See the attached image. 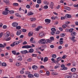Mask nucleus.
Listing matches in <instances>:
<instances>
[{"label": "nucleus", "instance_id": "f257e3e1", "mask_svg": "<svg viewBox=\"0 0 78 78\" xmlns=\"http://www.w3.org/2000/svg\"><path fill=\"white\" fill-rule=\"evenodd\" d=\"M35 46L33 44H32V46H30L28 45H26L22 46V48H32V47H34Z\"/></svg>", "mask_w": 78, "mask_h": 78}, {"label": "nucleus", "instance_id": "f03ea898", "mask_svg": "<svg viewBox=\"0 0 78 78\" xmlns=\"http://www.w3.org/2000/svg\"><path fill=\"white\" fill-rule=\"evenodd\" d=\"M21 53L22 54H27V53H28L29 52L27 50H25L24 51H21Z\"/></svg>", "mask_w": 78, "mask_h": 78}, {"label": "nucleus", "instance_id": "7ed1b4c3", "mask_svg": "<svg viewBox=\"0 0 78 78\" xmlns=\"http://www.w3.org/2000/svg\"><path fill=\"white\" fill-rule=\"evenodd\" d=\"M21 33H22V31H21V30H19L17 32L16 35L17 36H19L20 35V34H21Z\"/></svg>", "mask_w": 78, "mask_h": 78}, {"label": "nucleus", "instance_id": "20e7f679", "mask_svg": "<svg viewBox=\"0 0 78 78\" xmlns=\"http://www.w3.org/2000/svg\"><path fill=\"white\" fill-rule=\"evenodd\" d=\"M45 42L46 43H47L46 41L44 39H41L39 41V44H42L43 42Z\"/></svg>", "mask_w": 78, "mask_h": 78}, {"label": "nucleus", "instance_id": "39448f33", "mask_svg": "<svg viewBox=\"0 0 78 78\" xmlns=\"http://www.w3.org/2000/svg\"><path fill=\"white\" fill-rule=\"evenodd\" d=\"M46 23H47V24H49L50 23L51 20L48 19H46L45 20Z\"/></svg>", "mask_w": 78, "mask_h": 78}, {"label": "nucleus", "instance_id": "423d86ee", "mask_svg": "<svg viewBox=\"0 0 78 78\" xmlns=\"http://www.w3.org/2000/svg\"><path fill=\"white\" fill-rule=\"evenodd\" d=\"M18 25V23H14L12 24V26L14 27H16Z\"/></svg>", "mask_w": 78, "mask_h": 78}, {"label": "nucleus", "instance_id": "0eeeda50", "mask_svg": "<svg viewBox=\"0 0 78 78\" xmlns=\"http://www.w3.org/2000/svg\"><path fill=\"white\" fill-rule=\"evenodd\" d=\"M53 6H54V4L53 3V2H51L50 4V7L52 9H53Z\"/></svg>", "mask_w": 78, "mask_h": 78}, {"label": "nucleus", "instance_id": "6e6552de", "mask_svg": "<svg viewBox=\"0 0 78 78\" xmlns=\"http://www.w3.org/2000/svg\"><path fill=\"white\" fill-rule=\"evenodd\" d=\"M3 1L5 3H6L7 5H9V0H3Z\"/></svg>", "mask_w": 78, "mask_h": 78}, {"label": "nucleus", "instance_id": "1a4fd4ad", "mask_svg": "<svg viewBox=\"0 0 78 78\" xmlns=\"http://www.w3.org/2000/svg\"><path fill=\"white\" fill-rule=\"evenodd\" d=\"M65 17H67V18H71L72 16L70 15L69 14H67L65 15Z\"/></svg>", "mask_w": 78, "mask_h": 78}, {"label": "nucleus", "instance_id": "9d476101", "mask_svg": "<svg viewBox=\"0 0 78 78\" xmlns=\"http://www.w3.org/2000/svg\"><path fill=\"white\" fill-rule=\"evenodd\" d=\"M28 52L29 53H33L34 52V49L33 48L30 49Z\"/></svg>", "mask_w": 78, "mask_h": 78}, {"label": "nucleus", "instance_id": "9b49d317", "mask_svg": "<svg viewBox=\"0 0 78 78\" xmlns=\"http://www.w3.org/2000/svg\"><path fill=\"white\" fill-rule=\"evenodd\" d=\"M9 34H10V33L9 32H6V34L5 35L6 37H8L9 36Z\"/></svg>", "mask_w": 78, "mask_h": 78}, {"label": "nucleus", "instance_id": "f8f14e48", "mask_svg": "<svg viewBox=\"0 0 78 78\" xmlns=\"http://www.w3.org/2000/svg\"><path fill=\"white\" fill-rule=\"evenodd\" d=\"M2 14L3 15H7L8 14V12L3 11L2 12Z\"/></svg>", "mask_w": 78, "mask_h": 78}, {"label": "nucleus", "instance_id": "ddd939ff", "mask_svg": "<svg viewBox=\"0 0 78 78\" xmlns=\"http://www.w3.org/2000/svg\"><path fill=\"white\" fill-rule=\"evenodd\" d=\"M76 33L75 32H73L71 33V36H76Z\"/></svg>", "mask_w": 78, "mask_h": 78}, {"label": "nucleus", "instance_id": "4468645a", "mask_svg": "<svg viewBox=\"0 0 78 78\" xmlns=\"http://www.w3.org/2000/svg\"><path fill=\"white\" fill-rule=\"evenodd\" d=\"M32 69H34V70H36V69H37V68H38V67H37V66H32Z\"/></svg>", "mask_w": 78, "mask_h": 78}, {"label": "nucleus", "instance_id": "2eb2a0df", "mask_svg": "<svg viewBox=\"0 0 78 78\" xmlns=\"http://www.w3.org/2000/svg\"><path fill=\"white\" fill-rule=\"evenodd\" d=\"M34 76V75L32 74H29L28 75V77L29 78H33Z\"/></svg>", "mask_w": 78, "mask_h": 78}, {"label": "nucleus", "instance_id": "dca6fc26", "mask_svg": "<svg viewBox=\"0 0 78 78\" xmlns=\"http://www.w3.org/2000/svg\"><path fill=\"white\" fill-rule=\"evenodd\" d=\"M15 15L17 17H21V16L20 15V14L18 13H15Z\"/></svg>", "mask_w": 78, "mask_h": 78}, {"label": "nucleus", "instance_id": "f3484780", "mask_svg": "<svg viewBox=\"0 0 78 78\" xmlns=\"http://www.w3.org/2000/svg\"><path fill=\"white\" fill-rule=\"evenodd\" d=\"M33 34V32H30L28 33V36H29V37H30V36H32Z\"/></svg>", "mask_w": 78, "mask_h": 78}, {"label": "nucleus", "instance_id": "a211bd4d", "mask_svg": "<svg viewBox=\"0 0 78 78\" xmlns=\"http://www.w3.org/2000/svg\"><path fill=\"white\" fill-rule=\"evenodd\" d=\"M32 61V58H29L27 59V62H31Z\"/></svg>", "mask_w": 78, "mask_h": 78}, {"label": "nucleus", "instance_id": "6ab92c4d", "mask_svg": "<svg viewBox=\"0 0 78 78\" xmlns=\"http://www.w3.org/2000/svg\"><path fill=\"white\" fill-rule=\"evenodd\" d=\"M51 30L52 31H53L54 32H55V31H56V30L55 28H52L51 29Z\"/></svg>", "mask_w": 78, "mask_h": 78}, {"label": "nucleus", "instance_id": "aec40b11", "mask_svg": "<svg viewBox=\"0 0 78 78\" xmlns=\"http://www.w3.org/2000/svg\"><path fill=\"white\" fill-rule=\"evenodd\" d=\"M47 61H48V58L47 57H45L44 59V62H46Z\"/></svg>", "mask_w": 78, "mask_h": 78}, {"label": "nucleus", "instance_id": "412c9836", "mask_svg": "<svg viewBox=\"0 0 78 78\" xmlns=\"http://www.w3.org/2000/svg\"><path fill=\"white\" fill-rule=\"evenodd\" d=\"M71 72H75V71H76V68H72L71 69Z\"/></svg>", "mask_w": 78, "mask_h": 78}, {"label": "nucleus", "instance_id": "4be33fe9", "mask_svg": "<svg viewBox=\"0 0 78 78\" xmlns=\"http://www.w3.org/2000/svg\"><path fill=\"white\" fill-rule=\"evenodd\" d=\"M73 76V78H76L78 77V75L76 74H74Z\"/></svg>", "mask_w": 78, "mask_h": 78}, {"label": "nucleus", "instance_id": "5701e85b", "mask_svg": "<svg viewBox=\"0 0 78 78\" xmlns=\"http://www.w3.org/2000/svg\"><path fill=\"white\" fill-rule=\"evenodd\" d=\"M20 63H19L18 62H17L16 63V66H20Z\"/></svg>", "mask_w": 78, "mask_h": 78}, {"label": "nucleus", "instance_id": "b1692460", "mask_svg": "<svg viewBox=\"0 0 78 78\" xmlns=\"http://www.w3.org/2000/svg\"><path fill=\"white\" fill-rule=\"evenodd\" d=\"M74 30L73 28H70L69 30V31L70 33H72L73 31Z\"/></svg>", "mask_w": 78, "mask_h": 78}, {"label": "nucleus", "instance_id": "393cba45", "mask_svg": "<svg viewBox=\"0 0 78 78\" xmlns=\"http://www.w3.org/2000/svg\"><path fill=\"white\" fill-rule=\"evenodd\" d=\"M30 20L31 22H33L35 20H36V19L34 18H32L30 19Z\"/></svg>", "mask_w": 78, "mask_h": 78}, {"label": "nucleus", "instance_id": "a878e982", "mask_svg": "<svg viewBox=\"0 0 78 78\" xmlns=\"http://www.w3.org/2000/svg\"><path fill=\"white\" fill-rule=\"evenodd\" d=\"M16 28L17 30H20V29H21V27L20 26H18L16 27Z\"/></svg>", "mask_w": 78, "mask_h": 78}, {"label": "nucleus", "instance_id": "bb28decb", "mask_svg": "<svg viewBox=\"0 0 78 78\" xmlns=\"http://www.w3.org/2000/svg\"><path fill=\"white\" fill-rule=\"evenodd\" d=\"M51 57L53 58H56V55L55 54H53L52 55Z\"/></svg>", "mask_w": 78, "mask_h": 78}, {"label": "nucleus", "instance_id": "cd10ccee", "mask_svg": "<svg viewBox=\"0 0 78 78\" xmlns=\"http://www.w3.org/2000/svg\"><path fill=\"white\" fill-rule=\"evenodd\" d=\"M34 76L35 77H39V74H38L35 73L34 74Z\"/></svg>", "mask_w": 78, "mask_h": 78}, {"label": "nucleus", "instance_id": "c85d7f7f", "mask_svg": "<svg viewBox=\"0 0 78 78\" xmlns=\"http://www.w3.org/2000/svg\"><path fill=\"white\" fill-rule=\"evenodd\" d=\"M9 8L8 7L6 8L5 9V11H6V12H9Z\"/></svg>", "mask_w": 78, "mask_h": 78}, {"label": "nucleus", "instance_id": "c756f323", "mask_svg": "<svg viewBox=\"0 0 78 78\" xmlns=\"http://www.w3.org/2000/svg\"><path fill=\"white\" fill-rule=\"evenodd\" d=\"M2 66H4V67H6V64L5 63H3L2 64Z\"/></svg>", "mask_w": 78, "mask_h": 78}, {"label": "nucleus", "instance_id": "7c9ffc66", "mask_svg": "<svg viewBox=\"0 0 78 78\" xmlns=\"http://www.w3.org/2000/svg\"><path fill=\"white\" fill-rule=\"evenodd\" d=\"M12 54H13L14 55H16V51H12Z\"/></svg>", "mask_w": 78, "mask_h": 78}, {"label": "nucleus", "instance_id": "2f4dec72", "mask_svg": "<svg viewBox=\"0 0 78 78\" xmlns=\"http://www.w3.org/2000/svg\"><path fill=\"white\" fill-rule=\"evenodd\" d=\"M66 36V34H64V33L61 34H60V36L61 37H64V36Z\"/></svg>", "mask_w": 78, "mask_h": 78}, {"label": "nucleus", "instance_id": "473e14b6", "mask_svg": "<svg viewBox=\"0 0 78 78\" xmlns=\"http://www.w3.org/2000/svg\"><path fill=\"white\" fill-rule=\"evenodd\" d=\"M72 76H65V78H72Z\"/></svg>", "mask_w": 78, "mask_h": 78}, {"label": "nucleus", "instance_id": "72a5a7b5", "mask_svg": "<svg viewBox=\"0 0 78 78\" xmlns=\"http://www.w3.org/2000/svg\"><path fill=\"white\" fill-rule=\"evenodd\" d=\"M32 56L33 57H37V55L36 54H33L32 55Z\"/></svg>", "mask_w": 78, "mask_h": 78}, {"label": "nucleus", "instance_id": "f704fd0d", "mask_svg": "<svg viewBox=\"0 0 78 78\" xmlns=\"http://www.w3.org/2000/svg\"><path fill=\"white\" fill-rule=\"evenodd\" d=\"M61 70H67V68L66 67H64V68H62L61 69Z\"/></svg>", "mask_w": 78, "mask_h": 78}, {"label": "nucleus", "instance_id": "c9c22d12", "mask_svg": "<svg viewBox=\"0 0 78 78\" xmlns=\"http://www.w3.org/2000/svg\"><path fill=\"white\" fill-rule=\"evenodd\" d=\"M67 25L65 24H63L62 25V28H66V27H67Z\"/></svg>", "mask_w": 78, "mask_h": 78}, {"label": "nucleus", "instance_id": "e433bc0d", "mask_svg": "<svg viewBox=\"0 0 78 78\" xmlns=\"http://www.w3.org/2000/svg\"><path fill=\"white\" fill-rule=\"evenodd\" d=\"M20 58H19L18 59V61H21L22 60V57L20 56Z\"/></svg>", "mask_w": 78, "mask_h": 78}, {"label": "nucleus", "instance_id": "4c0bfd02", "mask_svg": "<svg viewBox=\"0 0 78 78\" xmlns=\"http://www.w3.org/2000/svg\"><path fill=\"white\" fill-rule=\"evenodd\" d=\"M9 13L10 14H13V13H14V11L13 10L9 11Z\"/></svg>", "mask_w": 78, "mask_h": 78}, {"label": "nucleus", "instance_id": "58836bf2", "mask_svg": "<svg viewBox=\"0 0 78 78\" xmlns=\"http://www.w3.org/2000/svg\"><path fill=\"white\" fill-rule=\"evenodd\" d=\"M61 59H62V58H61V57H58L57 59V61H61Z\"/></svg>", "mask_w": 78, "mask_h": 78}, {"label": "nucleus", "instance_id": "ea45409f", "mask_svg": "<svg viewBox=\"0 0 78 78\" xmlns=\"http://www.w3.org/2000/svg\"><path fill=\"white\" fill-rule=\"evenodd\" d=\"M66 9V10H68V11H70V8L68 6H67Z\"/></svg>", "mask_w": 78, "mask_h": 78}, {"label": "nucleus", "instance_id": "a19ab883", "mask_svg": "<svg viewBox=\"0 0 78 78\" xmlns=\"http://www.w3.org/2000/svg\"><path fill=\"white\" fill-rule=\"evenodd\" d=\"M31 15H33V13H32V12H29L28 14V16H31Z\"/></svg>", "mask_w": 78, "mask_h": 78}, {"label": "nucleus", "instance_id": "79ce46f5", "mask_svg": "<svg viewBox=\"0 0 78 78\" xmlns=\"http://www.w3.org/2000/svg\"><path fill=\"white\" fill-rule=\"evenodd\" d=\"M37 2L38 4H41V0H37Z\"/></svg>", "mask_w": 78, "mask_h": 78}, {"label": "nucleus", "instance_id": "37998d69", "mask_svg": "<svg viewBox=\"0 0 78 78\" xmlns=\"http://www.w3.org/2000/svg\"><path fill=\"white\" fill-rule=\"evenodd\" d=\"M44 35V33L41 32L40 33L39 36H42Z\"/></svg>", "mask_w": 78, "mask_h": 78}, {"label": "nucleus", "instance_id": "c03bdc74", "mask_svg": "<svg viewBox=\"0 0 78 78\" xmlns=\"http://www.w3.org/2000/svg\"><path fill=\"white\" fill-rule=\"evenodd\" d=\"M48 7L47 5H45L44 6V9H48Z\"/></svg>", "mask_w": 78, "mask_h": 78}, {"label": "nucleus", "instance_id": "a18cd8bd", "mask_svg": "<svg viewBox=\"0 0 78 78\" xmlns=\"http://www.w3.org/2000/svg\"><path fill=\"white\" fill-rule=\"evenodd\" d=\"M26 7L28 9H30V7L29 5H27L26 6Z\"/></svg>", "mask_w": 78, "mask_h": 78}, {"label": "nucleus", "instance_id": "49530a36", "mask_svg": "<svg viewBox=\"0 0 78 78\" xmlns=\"http://www.w3.org/2000/svg\"><path fill=\"white\" fill-rule=\"evenodd\" d=\"M14 43H15V45H18L19 44V41H15L14 42Z\"/></svg>", "mask_w": 78, "mask_h": 78}, {"label": "nucleus", "instance_id": "de8ad7c7", "mask_svg": "<svg viewBox=\"0 0 78 78\" xmlns=\"http://www.w3.org/2000/svg\"><path fill=\"white\" fill-rule=\"evenodd\" d=\"M44 4H45V5H48V2L46 1H44Z\"/></svg>", "mask_w": 78, "mask_h": 78}, {"label": "nucleus", "instance_id": "09e8293b", "mask_svg": "<svg viewBox=\"0 0 78 78\" xmlns=\"http://www.w3.org/2000/svg\"><path fill=\"white\" fill-rule=\"evenodd\" d=\"M10 40H11V37H9L6 39V41H10Z\"/></svg>", "mask_w": 78, "mask_h": 78}, {"label": "nucleus", "instance_id": "8fccbe9b", "mask_svg": "<svg viewBox=\"0 0 78 78\" xmlns=\"http://www.w3.org/2000/svg\"><path fill=\"white\" fill-rule=\"evenodd\" d=\"M51 33L52 35H54L55 34V32H53L52 31V32H51Z\"/></svg>", "mask_w": 78, "mask_h": 78}, {"label": "nucleus", "instance_id": "3c124183", "mask_svg": "<svg viewBox=\"0 0 78 78\" xmlns=\"http://www.w3.org/2000/svg\"><path fill=\"white\" fill-rule=\"evenodd\" d=\"M46 42H47V43H46V44L47 43H48V42H49V43H50V40L49 39H46Z\"/></svg>", "mask_w": 78, "mask_h": 78}, {"label": "nucleus", "instance_id": "603ef678", "mask_svg": "<svg viewBox=\"0 0 78 78\" xmlns=\"http://www.w3.org/2000/svg\"><path fill=\"white\" fill-rule=\"evenodd\" d=\"M0 47H2V48H4V46L2 44H0Z\"/></svg>", "mask_w": 78, "mask_h": 78}, {"label": "nucleus", "instance_id": "864d4df0", "mask_svg": "<svg viewBox=\"0 0 78 78\" xmlns=\"http://www.w3.org/2000/svg\"><path fill=\"white\" fill-rule=\"evenodd\" d=\"M10 45L11 46V47H14V46L15 45V43H14V42H13V43L11 44Z\"/></svg>", "mask_w": 78, "mask_h": 78}, {"label": "nucleus", "instance_id": "5fc2aeb1", "mask_svg": "<svg viewBox=\"0 0 78 78\" xmlns=\"http://www.w3.org/2000/svg\"><path fill=\"white\" fill-rule=\"evenodd\" d=\"M51 60L52 61V62H53L54 63H55V62H56L55 61V59L53 58H52L51 59Z\"/></svg>", "mask_w": 78, "mask_h": 78}, {"label": "nucleus", "instance_id": "6e6d98bb", "mask_svg": "<svg viewBox=\"0 0 78 78\" xmlns=\"http://www.w3.org/2000/svg\"><path fill=\"white\" fill-rule=\"evenodd\" d=\"M54 68L55 69H58V68H59V66H55Z\"/></svg>", "mask_w": 78, "mask_h": 78}, {"label": "nucleus", "instance_id": "4d7b16f0", "mask_svg": "<svg viewBox=\"0 0 78 78\" xmlns=\"http://www.w3.org/2000/svg\"><path fill=\"white\" fill-rule=\"evenodd\" d=\"M67 56L66 55H63L62 57V59H65V58H66Z\"/></svg>", "mask_w": 78, "mask_h": 78}, {"label": "nucleus", "instance_id": "13d9d810", "mask_svg": "<svg viewBox=\"0 0 78 78\" xmlns=\"http://www.w3.org/2000/svg\"><path fill=\"white\" fill-rule=\"evenodd\" d=\"M75 37H72L71 38L72 41H74V40H75Z\"/></svg>", "mask_w": 78, "mask_h": 78}, {"label": "nucleus", "instance_id": "bf43d9fd", "mask_svg": "<svg viewBox=\"0 0 78 78\" xmlns=\"http://www.w3.org/2000/svg\"><path fill=\"white\" fill-rule=\"evenodd\" d=\"M59 31H57L56 32V34H59L60 33Z\"/></svg>", "mask_w": 78, "mask_h": 78}, {"label": "nucleus", "instance_id": "052dcab7", "mask_svg": "<svg viewBox=\"0 0 78 78\" xmlns=\"http://www.w3.org/2000/svg\"><path fill=\"white\" fill-rule=\"evenodd\" d=\"M13 5H14L15 6H18L19 5V4H18V3H13Z\"/></svg>", "mask_w": 78, "mask_h": 78}, {"label": "nucleus", "instance_id": "680f3d73", "mask_svg": "<svg viewBox=\"0 0 78 78\" xmlns=\"http://www.w3.org/2000/svg\"><path fill=\"white\" fill-rule=\"evenodd\" d=\"M27 31V30L25 29H23L22 30V32H24V33H25Z\"/></svg>", "mask_w": 78, "mask_h": 78}, {"label": "nucleus", "instance_id": "e2e57ef3", "mask_svg": "<svg viewBox=\"0 0 78 78\" xmlns=\"http://www.w3.org/2000/svg\"><path fill=\"white\" fill-rule=\"evenodd\" d=\"M46 74L47 76H48L50 75V73L49 72V71H47L46 72Z\"/></svg>", "mask_w": 78, "mask_h": 78}, {"label": "nucleus", "instance_id": "0e129e2a", "mask_svg": "<svg viewBox=\"0 0 78 78\" xmlns=\"http://www.w3.org/2000/svg\"><path fill=\"white\" fill-rule=\"evenodd\" d=\"M7 27V26L6 25H4L3 26V28H4V29H6Z\"/></svg>", "mask_w": 78, "mask_h": 78}, {"label": "nucleus", "instance_id": "69168bd1", "mask_svg": "<svg viewBox=\"0 0 78 78\" xmlns=\"http://www.w3.org/2000/svg\"><path fill=\"white\" fill-rule=\"evenodd\" d=\"M25 73L26 74H27V75H28V74H29V73H30V72L28 71H26L25 72Z\"/></svg>", "mask_w": 78, "mask_h": 78}, {"label": "nucleus", "instance_id": "338daca9", "mask_svg": "<svg viewBox=\"0 0 78 78\" xmlns=\"http://www.w3.org/2000/svg\"><path fill=\"white\" fill-rule=\"evenodd\" d=\"M50 39L51 40V41H53V40H54V37H51Z\"/></svg>", "mask_w": 78, "mask_h": 78}, {"label": "nucleus", "instance_id": "774afa93", "mask_svg": "<svg viewBox=\"0 0 78 78\" xmlns=\"http://www.w3.org/2000/svg\"><path fill=\"white\" fill-rule=\"evenodd\" d=\"M20 73H21L22 74H23L24 73V71H21L20 72Z\"/></svg>", "mask_w": 78, "mask_h": 78}]
</instances>
